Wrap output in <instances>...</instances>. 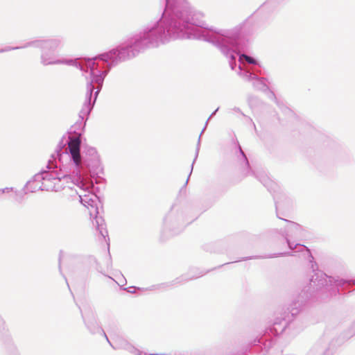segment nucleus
I'll return each instance as SVG.
<instances>
[{
    "label": "nucleus",
    "instance_id": "f257e3e1",
    "mask_svg": "<svg viewBox=\"0 0 355 355\" xmlns=\"http://www.w3.org/2000/svg\"><path fill=\"white\" fill-rule=\"evenodd\" d=\"M80 144L81 140L80 137H69L68 148L69 149V152L71 155L73 160L76 165H79L81 162L80 154Z\"/></svg>",
    "mask_w": 355,
    "mask_h": 355
},
{
    "label": "nucleus",
    "instance_id": "f03ea898",
    "mask_svg": "<svg viewBox=\"0 0 355 355\" xmlns=\"http://www.w3.org/2000/svg\"><path fill=\"white\" fill-rule=\"evenodd\" d=\"M241 58H244L250 64H256V60L254 58H252L248 55H246L245 54H242L240 56V59H241Z\"/></svg>",
    "mask_w": 355,
    "mask_h": 355
}]
</instances>
